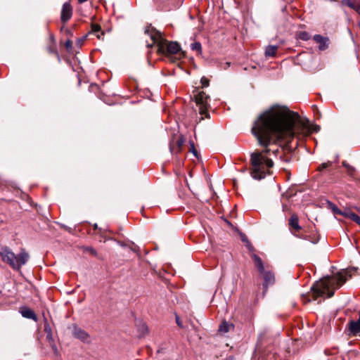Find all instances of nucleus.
<instances>
[{"instance_id": "393cba45", "label": "nucleus", "mask_w": 360, "mask_h": 360, "mask_svg": "<svg viewBox=\"0 0 360 360\" xmlns=\"http://www.w3.org/2000/svg\"><path fill=\"white\" fill-rule=\"evenodd\" d=\"M200 82L202 84V87H207L209 85V79L205 77L201 78Z\"/></svg>"}, {"instance_id": "6ab92c4d", "label": "nucleus", "mask_w": 360, "mask_h": 360, "mask_svg": "<svg viewBox=\"0 0 360 360\" xmlns=\"http://www.w3.org/2000/svg\"><path fill=\"white\" fill-rule=\"evenodd\" d=\"M233 328V326L232 324H230V323L224 321L220 325L219 330L220 332L227 333L230 330L231 328Z\"/></svg>"}, {"instance_id": "423d86ee", "label": "nucleus", "mask_w": 360, "mask_h": 360, "mask_svg": "<svg viewBox=\"0 0 360 360\" xmlns=\"http://www.w3.org/2000/svg\"><path fill=\"white\" fill-rule=\"evenodd\" d=\"M210 96L207 95L203 91H198L195 95V101L196 105L198 107L199 113L201 115L200 120H204L205 117L209 118V108L210 104L208 100Z\"/></svg>"}, {"instance_id": "9d476101", "label": "nucleus", "mask_w": 360, "mask_h": 360, "mask_svg": "<svg viewBox=\"0 0 360 360\" xmlns=\"http://www.w3.org/2000/svg\"><path fill=\"white\" fill-rule=\"evenodd\" d=\"M314 40L319 44V49L320 51H325L329 46V38L327 37H323L320 34H316L313 37Z\"/></svg>"}, {"instance_id": "39448f33", "label": "nucleus", "mask_w": 360, "mask_h": 360, "mask_svg": "<svg viewBox=\"0 0 360 360\" xmlns=\"http://www.w3.org/2000/svg\"><path fill=\"white\" fill-rule=\"evenodd\" d=\"M252 258L254 262V265L259 272L260 275L263 277L264 282L263 287L266 291L268 286L273 285L275 282V276L273 272L266 270L262 259L255 254H252Z\"/></svg>"}, {"instance_id": "a211bd4d", "label": "nucleus", "mask_w": 360, "mask_h": 360, "mask_svg": "<svg viewBox=\"0 0 360 360\" xmlns=\"http://www.w3.org/2000/svg\"><path fill=\"white\" fill-rule=\"evenodd\" d=\"M278 46H269L266 48L265 54L266 56H275Z\"/></svg>"}, {"instance_id": "412c9836", "label": "nucleus", "mask_w": 360, "mask_h": 360, "mask_svg": "<svg viewBox=\"0 0 360 360\" xmlns=\"http://www.w3.org/2000/svg\"><path fill=\"white\" fill-rule=\"evenodd\" d=\"M46 339L49 341V345L52 347V349L54 350L55 352H57L56 346L54 343V340L53 338L52 333H46Z\"/></svg>"}, {"instance_id": "c85d7f7f", "label": "nucleus", "mask_w": 360, "mask_h": 360, "mask_svg": "<svg viewBox=\"0 0 360 360\" xmlns=\"http://www.w3.org/2000/svg\"><path fill=\"white\" fill-rule=\"evenodd\" d=\"M191 150L194 154L195 156H197V150L195 148L194 143L193 142L191 143Z\"/></svg>"}, {"instance_id": "cd10ccee", "label": "nucleus", "mask_w": 360, "mask_h": 360, "mask_svg": "<svg viewBox=\"0 0 360 360\" xmlns=\"http://www.w3.org/2000/svg\"><path fill=\"white\" fill-rule=\"evenodd\" d=\"M72 46V41L70 39L67 40L65 43V47L67 49H70Z\"/></svg>"}, {"instance_id": "2f4dec72", "label": "nucleus", "mask_w": 360, "mask_h": 360, "mask_svg": "<svg viewBox=\"0 0 360 360\" xmlns=\"http://www.w3.org/2000/svg\"><path fill=\"white\" fill-rule=\"evenodd\" d=\"M77 1H78V2L79 4H83V3L86 2V1H87L88 0H77Z\"/></svg>"}, {"instance_id": "5701e85b", "label": "nucleus", "mask_w": 360, "mask_h": 360, "mask_svg": "<svg viewBox=\"0 0 360 360\" xmlns=\"http://www.w3.org/2000/svg\"><path fill=\"white\" fill-rule=\"evenodd\" d=\"M191 49L198 53H201L202 46L200 42H193L191 44Z\"/></svg>"}, {"instance_id": "9b49d317", "label": "nucleus", "mask_w": 360, "mask_h": 360, "mask_svg": "<svg viewBox=\"0 0 360 360\" xmlns=\"http://www.w3.org/2000/svg\"><path fill=\"white\" fill-rule=\"evenodd\" d=\"M348 328L354 336L360 335V311L359 317L357 321H350L348 323Z\"/></svg>"}, {"instance_id": "bb28decb", "label": "nucleus", "mask_w": 360, "mask_h": 360, "mask_svg": "<svg viewBox=\"0 0 360 360\" xmlns=\"http://www.w3.org/2000/svg\"><path fill=\"white\" fill-rule=\"evenodd\" d=\"M44 331L46 332V333H52L51 332V328L50 327V325L46 322L45 324H44Z\"/></svg>"}, {"instance_id": "6e6552de", "label": "nucleus", "mask_w": 360, "mask_h": 360, "mask_svg": "<svg viewBox=\"0 0 360 360\" xmlns=\"http://www.w3.org/2000/svg\"><path fill=\"white\" fill-rule=\"evenodd\" d=\"M184 143V139L182 136H179L176 139L174 138L169 144V149L171 153L172 154L179 153L181 150V147Z\"/></svg>"}, {"instance_id": "4be33fe9", "label": "nucleus", "mask_w": 360, "mask_h": 360, "mask_svg": "<svg viewBox=\"0 0 360 360\" xmlns=\"http://www.w3.org/2000/svg\"><path fill=\"white\" fill-rule=\"evenodd\" d=\"M297 35L299 39H300L303 41H308L311 38L310 34L305 31L300 32L297 33Z\"/></svg>"}, {"instance_id": "f257e3e1", "label": "nucleus", "mask_w": 360, "mask_h": 360, "mask_svg": "<svg viewBox=\"0 0 360 360\" xmlns=\"http://www.w3.org/2000/svg\"><path fill=\"white\" fill-rule=\"evenodd\" d=\"M319 129V126L311 124L308 120L302 118L297 112L285 106L274 105L264 110L254 121L251 129L258 144L264 148L251 154L252 178L260 180L271 173L274 162L270 156L271 153L276 155L278 149L270 146H275L279 141L290 144L295 138L309 136Z\"/></svg>"}, {"instance_id": "ddd939ff", "label": "nucleus", "mask_w": 360, "mask_h": 360, "mask_svg": "<svg viewBox=\"0 0 360 360\" xmlns=\"http://www.w3.org/2000/svg\"><path fill=\"white\" fill-rule=\"evenodd\" d=\"M20 312L22 314V316L25 318L32 319L35 321H37V316L35 314L34 311L27 307H21L20 309Z\"/></svg>"}, {"instance_id": "f3484780", "label": "nucleus", "mask_w": 360, "mask_h": 360, "mask_svg": "<svg viewBox=\"0 0 360 360\" xmlns=\"http://www.w3.org/2000/svg\"><path fill=\"white\" fill-rule=\"evenodd\" d=\"M345 217L349 218L352 221H355L356 224L360 225V217L356 214L350 212L349 210L345 211Z\"/></svg>"}, {"instance_id": "20e7f679", "label": "nucleus", "mask_w": 360, "mask_h": 360, "mask_svg": "<svg viewBox=\"0 0 360 360\" xmlns=\"http://www.w3.org/2000/svg\"><path fill=\"white\" fill-rule=\"evenodd\" d=\"M0 257L13 269L19 271L30 259V255L24 248H21L20 252L15 255L8 247L4 246L0 248Z\"/></svg>"}, {"instance_id": "473e14b6", "label": "nucleus", "mask_w": 360, "mask_h": 360, "mask_svg": "<svg viewBox=\"0 0 360 360\" xmlns=\"http://www.w3.org/2000/svg\"><path fill=\"white\" fill-rule=\"evenodd\" d=\"M93 226L94 229H97L98 228L97 224H94Z\"/></svg>"}, {"instance_id": "7c9ffc66", "label": "nucleus", "mask_w": 360, "mask_h": 360, "mask_svg": "<svg viewBox=\"0 0 360 360\" xmlns=\"http://www.w3.org/2000/svg\"><path fill=\"white\" fill-rule=\"evenodd\" d=\"M91 254L93 255H96V252L94 249H93L92 248H89L87 249Z\"/></svg>"}, {"instance_id": "dca6fc26", "label": "nucleus", "mask_w": 360, "mask_h": 360, "mask_svg": "<svg viewBox=\"0 0 360 360\" xmlns=\"http://www.w3.org/2000/svg\"><path fill=\"white\" fill-rule=\"evenodd\" d=\"M342 4L356 11V8L360 5V0H342Z\"/></svg>"}, {"instance_id": "7ed1b4c3", "label": "nucleus", "mask_w": 360, "mask_h": 360, "mask_svg": "<svg viewBox=\"0 0 360 360\" xmlns=\"http://www.w3.org/2000/svg\"><path fill=\"white\" fill-rule=\"evenodd\" d=\"M145 33L147 34L153 41V44L148 45V46L151 47L153 44H157L159 53L165 55H172L179 51L180 46L178 43L174 41L169 42L162 37L161 32L156 30L154 27H148L145 30Z\"/></svg>"}, {"instance_id": "f03ea898", "label": "nucleus", "mask_w": 360, "mask_h": 360, "mask_svg": "<svg viewBox=\"0 0 360 360\" xmlns=\"http://www.w3.org/2000/svg\"><path fill=\"white\" fill-rule=\"evenodd\" d=\"M351 277V270L345 269L316 282L311 288L313 300H316L326 294L328 297H331L334 295V291L340 288Z\"/></svg>"}, {"instance_id": "c756f323", "label": "nucleus", "mask_w": 360, "mask_h": 360, "mask_svg": "<svg viewBox=\"0 0 360 360\" xmlns=\"http://www.w3.org/2000/svg\"><path fill=\"white\" fill-rule=\"evenodd\" d=\"M176 324H177L180 328H183L182 322L181 321L180 318H179L178 316H176Z\"/></svg>"}, {"instance_id": "f8f14e48", "label": "nucleus", "mask_w": 360, "mask_h": 360, "mask_svg": "<svg viewBox=\"0 0 360 360\" xmlns=\"http://www.w3.org/2000/svg\"><path fill=\"white\" fill-rule=\"evenodd\" d=\"M46 50L49 53L55 55L58 59H60V56L56 48V40L53 35H51L49 37V41L47 45Z\"/></svg>"}, {"instance_id": "2eb2a0df", "label": "nucleus", "mask_w": 360, "mask_h": 360, "mask_svg": "<svg viewBox=\"0 0 360 360\" xmlns=\"http://www.w3.org/2000/svg\"><path fill=\"white\" fill-rule=\"evenodd\" d=\"M73 334L76 338L80 339L82 341L87 340L89 338V335L84 330L76 327L75 328Z\"/></svg>"}, {"instance_id": "0eeeda50", "label": "nucleus", "mask_w": 360, "mask_h": 360, "mask_svg": "<svg viewBox=\"0 0 360 360\" xmlns=\"http://www.w3.org/2000/svg\"><path fill=\"white\" fill-rule=\"evenodd\" d=\"M73 8L70 2H65L63 4L60 12V20L65 24L72 16Z\"/></svg>"}, {"instance_id": "a878e982", "label": "nucleus", "mask_w": 360, "mask_h": 360, "mask_svg": "<svg viewBox=\"0 0 360 360\" xmlns=\"http://www.w3.org/2000/svg\"><path fill=\"white\" fill-rule=\"evenodd\" d=\"M332 165V162H325V163H323L319 167V170H322L323 169H326L330 166H331Z\"/></svg>"}, {"instance_id": "1a4fd4ad", "label": "nucleus", "mask_w": 360, "mask_h": 360, "mask_svg": "<svg viewBox=\"0 0 360 360\" xmlns=\"http://www.w3.org/2000/svg\"><path fill=\"white\" fill-rule=\"evenodd\" d=\"M288 224L290 226V230L292 232V233L294 236L299 237V236L297 234V232L300 231L302 228L299 225L298 216L295 214H292V216L290 217V218L289 219ZM300 238H301V237L300 236Z\"/></svg>"}, {"instance_id": "4468645a", "label": "nucleus", "mask_w": 360, "mask_h": 360, "mask_svg": "<svg viewBox=\"0 0 360 360\" xmlns=\"http://www.w3.org/2000/svg\"><path fill=\"white\" fill-rule=\"evenodd\" d=\"M89 34H95L98 39H103L104 32L102 31L101 26L98 24H91Z\"/></svg>"}, {"instance_id": "b1692460", "label": "nucleus", "mask_w": 360, "mask_h": 360, "mask_svg": "<svg viewBox=\"0 0 360 360\" xmlns=\"http://www.w3.org/2000/svg\"><path fill=\"white\" fill-rule=\"evenodd\" d=\"M342 165L347 169V172L349 175H353L354 172H355L354 167L350 166L346 162H342Z\"/></svg>"}, {"instance_id": "aec40b11", "label": "nucleus", "mask_w": 360, "mask_h": 360, "mask_svg": "<svg viewBox=\"0 0 360 360\" xmlns=\"http://www.w3.org/2000/svg\"><path fill=\"white\" fill-rule=\"evenodd\" d=\"M328 207H329V208H330L333 210V213L343 215V216L345 215V212H341L335 204H333L330 202H328Z\"/></svg>"}]
</instances>
